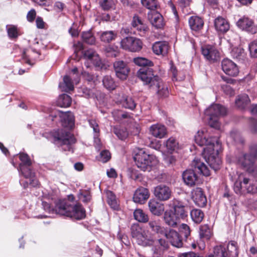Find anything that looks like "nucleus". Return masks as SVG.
I'll use <instances>...</instances> for the list:
<instances>
[{
	"mask_svg": "<svg viewBox=\"0 0 257 257\" xmlns=\"http://www.w3.org/2000/svg\"><path fill=\"white\" fill-rule=\"evenodd\" d=\"M196 144L204 146L202 155L205 161L211 168L215 171L218 170L221 160L218 156V151L221 149V143L217 137H210L205 128L199 130L195 136Z\"/></svg>",
	"mask_w": 257,
	"mask_h": 257,
	"instance_id": "f257e3e1",
	"label": "nucleus"
},
{
	"mask_svg": "<svg viewBox=\"0 0 257 257\" xmlns=\"http://www.w3.org/2000/svg\"><path fill=\"white\" fill-rule=\"evenodd\" d=\"M42 206L45 211L49 213H56L69 217L72 219L81 220L85 217V210L79 204H73L67 200H58L55 208H51L46 202H42Z\"/></svg>",
	"mask_w": 257,
	"mask_h": 257,
	"instance_id": "f03ea898",
	"label": "nucleus"
},
{
	"mask_svg": "<svg viewBox=\"0 0 257 257\" xmlns=\"http://www.w3.org/2000/svg\"><path fill=\"white\" fill-rule=\"evenodd\" d=\"M137 76L144 83L151 88L156 90L158 96L161 98L167 97L169 95L168 85L158 76L155 75L153 70L149 68L140 69Z\"/></svg>",
	"mask_w": 257,
	"mask_h": 257,
	"instance_id": "7ed1b4c3",
	"label": "nucleus"
},
{
	"mask_svg": "<svg viewBox=\"0 0 257 257\" xmlns=\"http://www.w3.org/2000/svg\"><path fill=\"white\" fill-rule=\"evenodd\" d=\"M134 159L138 168L143 171L150 172L158 163L156 157L146 152L143 149L135 151Z\"/></svg>",
	"mask_w": 257,
	"mask_h": 257,
	"instance_id": "20e7f679",
	"label": "nucleus"
},
{
	"mask_svg": "<svg viewBox=\"0 0 257 257\" xmlns=\"http://www.w3.org/2000/svg\"><path fill=\"white\" fill-rule=\"evenodd\" d=\"M53 142L57 145L62 146L65 151L73 152L72 145L76 142V139L70 133L63 129H58L51 133Z\"/></svg>",
	"mask_w": 257,
	"mask_h": 257,
	"instance_id": "39448f33",
	"label": "nucleus"
},
{
	"mask_svg": "<svg viewBox=\"0 0 257 257\" xmlns=\"http://www.w3.org/2000/svg\"><path fill=\"white\" fill-rule=\"evenodd\" d=\"M131 234L138 244L143 246H152L156 241L155 237L149 230L143 229L138 224H134L132 226Z\"/></svg>",
	"mask_w": 257,
	"mask_h": 257,
	"instance_id": "423d86ee",
	"label": "nucleus"
},
{
	"mask_svg": "<svg viewBox=\"0 0 257 257\" xmlns=\"http://www.w3.org/2000/svg\"><path fill=\"white\" fill-rule=\"evenodd\" d=\"M249 152L240 153L236 157V163L249 172L254 171V164L257 160V145L253 144L249 147Z\"/></svg>",
	"mask_w": 257,
	"mask_h": 257,
	"instance_id": "0eeeda50",
	"label": "nucleus"
},
{
	"mask_svg": "<svg viewBox=\"0 0 257 257\" xmlns=\"http://www.w3.org/2000/svg\"><path fill=\"white\" fill-rule=\"evenodd\" d=\"M226 113V108L219 104H212L205 110V114L209 116V125L216 129L220 127L219 118L225 115Z\"/></svg>",
	"mask_w": 257,
	"mask_h": 257,
	"instance_id": "6e6552de",
	"label": "nucleus"
},
{
	"mask_svg": "<svg viewBox=\"0 0 257 257\" xmlns=\"http://www.w3.org/2000/svg\"><path fill=\"white\" fill-rule=\"evenodd\" d=\"M120 48L123 50L132 52H139L142 49L143 42L135 37H126L120 42Z\"/></svg>",
	"mask_w": 257,
	"mask_h": 257,
	"instance_id": "1a4fd4ad",
	"label": "nucleus"
},
{
	"mask_svg": "<svg viewBox=\"0 0 257 257\" xmlns=\"http://www.w3.org/2000/svg\"><path fill=\"white\" fill-rule=\"evenodd\" d=\"M169 206L173 209V213L178 216L179 218L183 219L188 216V207L182 201L173 199L170 202Z\"/></svg>",
	"mask_w": 257,
	"mask_h": 257,
	"instance_id": "9d476101",
	"label": "nucleus"
},
{
	"mask_svg": "<svg viewBox=\"0 0 257 257\" xmlns=\"http://www.w3.org/2000/svg\"><path fill=\"white\" fill-rule=\"evenodd\" d=\"M172 194L171 189L166 185H158L154 188V196L159 201H166L169 200L171 197Z\"/></svg>",
	"mask_w": 257,
	"mask_h": 257,
	"instance_id": "9b49d317",
	"label": "nucleus"
},
{
	"mask_svg": "<svg viewBox=\"0 0 257 257\" xmlns=\"http://www.w3.org/2000/svg\"><path fill=\"white\" fill-rule=\"evenodd\" d=\"M201 53L204 58L210 62H214L219 58V52L216 48L211 45H205L201 47Z\"/></svg>",
	"mask_w": 257,
	"mask_h": 257,
	"instance_id": "f8f14e48",
	"label": "nucleus"
},
{
	"mask_svg": "<svg viewBox=\"0 0 257 257\" xmlns=\"http://www.w3.org/2000/svg\"><path fill=\"white\" fill-rule=\"evenodd\" d=\"M113 68L117 77L122 80L126 79L130 70L126 62L116 61L113 63Z\"/></svg>",
	"mask_w": 257,
	"mask_h": 257,
	"instance_id": "ddd939ff",
	"label": "nucleus"
},
{
	"mask_svg": "<svg viewBox=\"0 0 257 257\" xmlns=\"http://www.w3.org/2000/svg\"><path fill=\"white\" fill-rule=\"evenodd\" d=\"M236 25L238 28L242 30L246 31L251 34L257 32V27L251 19L248 17H242L237 22Z\"/></svg>",
	"mask_w": 257,
	"mask_h": 257,
	"instance_id": "4468645a",
	"label": "nucleus"
},
{
	"mask_svg": "<svg viewBox=\"0 0 257 257\" xmlns=\"http://www.w3.org/2000/svg\"><path fill=\"white\" fill-rule=\"evenodd\" d=\"M19 171L25 178L29 179L30 184L32 187H36L39 186V181L35 177V173L32 170L31 165H19Z\"/></svg>",
	"mask_w": 257,
	"mask_h": 257,
	"instance_id": "2eb2a0df",
	"label": "nucleus"
},
{
	"mask_svg": "<svg viewBox=\"0 0 257 257\" xmlns=\"http://www.w3.org/2000/svg\"><path fill=\"white\" fill-rule=\"evenodd\" d=\"M164 235L173 246L178 248L183 246V242L181 237L176 230L169 229Z\"/></svg>",
	"mask_w": 257,
	"mask_h": 257,
	"instance_id": "dca6fc26",
	"label": "nucleus"
},
{
	"mask_svg": "<svg viewBox=\"0 0 257 257\" xmlns=\"http://www.w3.org/2000/svg\"><path fill=\"white\" fill-rule=\"evenodd\" d=\"M222 69L227 75L235 77L239 73L237 65L228 59H224L221 63Z\"/></svg>",
	"mask_w": 257,
	"mask_h": 257,
	"instance_id": "f3484780",
	"label": "nucleus"
},
{
	"mask_svg": "<svg viewBox=\"0 0 257 257\" xmlns=\"http://www.w3.org/2000/svg\"><path fill=\"white\" fill-rule=\"evenodd\" d=\"M142 5L150 11L152 15L163 16L158 0H141Z\"/></svg>",
	"mask_w": 257,
	"mask_h": 257,
	"instance_id": "a211bd4d",
	"label": "nucleus"
},
{
	"mask_svg": "<svg viewBox=\"0 0 257 257\" xmlns=\"http://www.w3.org/2000/svg\"><path fill=\"white\" fill-rule=\"evenodd\" d=\"M184 183L189 187L194 186L198 181V176L193 170L187 169L182 175Z\"/></svg>",
	"mask_w": 257,
	"mask_h": 257,
	"instance_id": "6ab92c4d",
	"label": "nucleus"
},
{
	"mask_svg": "<svg viewBox=\"0 0 257 257\" xmlns=\"http://www.w3.org/2000/svg\"><path fill=\"white\" fill-rule=\"evenodd\" d=\"M192 198L195 203L199 207H204L206 204V197L200 188H196L193 190Z\"/></svg>",
	"mask_w": 257,
	"mask_h": 257,
	"instance_id": "aec40b11",
	"label": "nucleus"
},
{
	"mask_svg": "<svg viewBox=\"0 0 257 257\" xmlns=\"http://www.w3.org/2000/svg\"><path fill=\"white\" fill-rule=\"evenodd\" d=\"M149 196L150 193L148 189L144 187H140L135 191L133 196V200L136 203L144 204Z\"/></svg>",
	"mask_w": 257,
	"mask_h": 257,
	"instance_id": "412c9836",
	"label": "nucleus"
},
{
	"mask_svg": "<svg viewBox=\"0 0 257 257\" xmlns=\"http://www.w3.org/2000/svg\"><path fill=\"white\" fill-rule=\"evenodd\" d=\"M164 221L166 224L173 228L177 227L179 218L173 211V210H168L165 211L163 216Z\"/></svg>",
	"mask_w": 257,
	"mask_h": 257,
	"instance_id": "4be33fe9",
	"label": "nucleus"
},
{
	"mask_svg": "<svg viewBox=\"0 0 257 257\" xmlns=\"http://www.w3.org/2000/svg\"><path fill=\"white\" fill-rule=\"evenodd\" d=\"M150 132L154 137L159 139L164 138L167 135L166 127L160 123L152 125L150 127Z\"/></svg>",
	"mask_w": 257,
	"mask_h": 257,
	"instance_id": "5701e85b",
	"label": "nucleus"
},
{
	"mask_svg": "<svg viewBox=\"0 0 257 257\" xmlns=\"http://www.w3.org/2000/svg\"><path fill=\"white\" fill-rule=\"evenodd\" d=\"M150 212L154 215L159 216L164 211V205L155 199H151L148 202Z\"/></svg>",
	"mask_w": 257,
	"mask_h": 257,
	"instance_id": "b1692460",
	"label": "nucleus"
},
{
	"mask_svg": "<svg viewBox=\"0 0 257 257\" xmlns=\"http://www.w3.org/2000/svg\"><path fill=\"white\" fill-rule=\"evenodd\" d=\"M153 50L156 55H165L169 49V44L166 41H158L153 45Z\"/></svg>",
	"mask_w": 257,
	"mask_h": 257,
	"instance_id": "393cba45",
	"label": "nucleus"
},
{
	"mask_svg": "<svg viewBox=\"0 0 257 257\" xmlns=\"http://www.w3.org/2000/svg\"><path fill=\"white\" fill-rule=\"evenodd\" d=\"M214 22L215 28L217 31L225 33L229 30V25L224 17H217Z\"/></svg>",
	"mask_w": 257,
	"mask_h": 257,
	"instance_id": "a878e982",
	"label": "nucleus"
},
{
	"mask_svg": "<svg viewBox=\"0 0 257 257\" xmlns=\"http://www.w3.org/2000/svg\"><path fill=\"white\" fill-rule=\"evenodd\" d=\"M89 124L91 127L93 128V132L95 133L94 135V143L95 147L98 151H99L101 147L100 140L98 138L99 128L98 124L96 121L94 119L89 120Z\"/></svg>",
	"mask_w": 257,
	"mask_h": 257,
	"instance_id": "bb28decb",
	"label": "nucleus"
},
{
	"mask_svg": "<svg viewBox=\"0 0 257 257\" xmlns=\"http://www.w3.org/2000/svg\"><path fill=\"white\" fill-rule=\"evenodd\" d=\"M244 179H245V177L243 175H240L234 183V191L236 194L240 196H244V192H242L244 190L243 189H245V186L243 184L244 183Z\"/></svg>",
	"mask_w": 257,
	"mask_h": 257,
	"instance_id": "cd10ccee",
	"label": "nucleus"
},
{
	"mask_svg": "<svg viewBox=\"0 0 257 257\" xmlns=\"http://www.w3.org/2000/svg\"><path fill=\"white\" fill-rule=\"evenodd\" d=\"M189 24L192 30L198 31L202 28L204 21L201 17H190Z\"/></svg>",
	"mask_w": 257,
	"mask_h": 257,
	"instance_id": "c85d7f7f",
	"label": "nucleus"
},
{
	"mask_svg": "<svg viewBox=\"0 0 257 257\" xmlns=\"http://www.w3.org/2000/svg\"><path fill=\"white\" fill-rule=\"evenodd\" d=\"M192 166L195 168L197 169L200 173L206 176H208L210 175V171L208 168L204 164V163L201 162L200 160L195 159L192 163Z\"/></svg>",
	"mask_w": 257,
	"mask_h": 257,
	"instance_id": "c756f323",
	"label": "nucleus"
},
{
	"mask_svg": "<svg viewBox=\"0 0 257 257\" xmlns=\"http://www.w3.org/2000/svg\"><path fill=\"white\" fill-rule=\"evenodd\" d=\"M150 228L152 231L162 235H164L167 229L161 226L158 220H150L148 223Z\"/></svg>",
	"mask_w": 257,
	"mask_h": 257,
	"instance_id": "7c9ffc66",
	"label": "nucleus"
},
{
	"mask_svg": "<svg viewBox=\"0 0 257 257\" xmlns=\"http://www.w3.org/2000/svg\"><path fill=\"white\" fill-rule=\"evenodd\" d=\"M250 102V99L247 94H243L238 95L235 100V104L237 107L243 109Z\"/></svg>",
	"mask_w": 257,
	"mask_h": 257,
	"instance_id": "2f4dec72",
	"label": "nucleus"
},
{
	"mask_svg": "<svg viewBox=\"0 0 257 257\" xmlns=\"http://www.w3.org/2000/svg\"><path fill=\"white\" fill-rule=\"evenodd\" d=\"M135 219L142 223H146L149 221L148 215L141 209H136L134 212Z\"/></svg>",
	"mask_w": 257,
	"mask_h": 257,
	"instance_id": "473e14b6",
	"label": "nucleus"
},
{
	"mask_svg": "<svg viewBox=\"0 0 257 257\" xmlns=\"http://www.w3.org/2000/svg\"><path fill=\"white\" fill-rule=\"evenodd\" d=\"M167 149L170 153L176 152L179 149V145L175 138L171 137L168 139L165 143Z\"/></svg>",
	"mask_w": 257,
	"mask_h": 257,
	"instance_id": "72a5a7b5",
	"label": "nucleus"
},
{
	"mask_svg": "<svg viewBox=\"0 0 257 257\" xmlns=\"http://www.w3.org/2000/svg\"><path fill=\"white\" fill-rule=\"evenodd\" d=\"M97 54L96 52L92 49H89L84 51L83 58L86 60L84 64L86 67L89 68L90 67V62L94 59L95 56H97Z\"/></svg>",
	"mask_w": 257,
	"mask_h": 257,
	"instance_id": "f704fd0d",
	"label": "nucleus"
},
{
	"mask_svg": "<svg viewBox=\"0 0 257 257\" xmlns=\"http://www.w3.org/2000/svg\"><path fill=\"white\" fill-rule=\"evenodd\" d=\"M59 87L62 88V91L68 92L72 90L74 86L71 79L68 76H65L63 78V82L60 83Z\"/></svg>",
	"mask_w": 257,
	"mask_h": 257,
	"instance_id": "c9c22d12",
	"label": "nucleus"
},
{
	"mask_svg": "<svg viewBox=\"0 0 257 257\" xmlns=\"http://www.w3.org/2000/svg\"><path fill=\"white\" fill-rule=\"evenodd\" d=\"M190 216L193 221L196 223H200L204 217V213L199 209H193L190 212Z\"/></svg>",
	"mask_w": 257,
	"mask_h": 257,
	"instance_id": "e433bc0d",
	"label": "nucleus"
},
{
	"mask_svg": "<svg viewBox=\"0 0 257 257\" xmlns=\"http://www.w3.org/2000/svg\"><path fill=\"white\" fill-rule=\"evenodd\" d=\"M106 195L108 204L112 208L117 209L118 205L114 194L112 191L107 190L106 191Z\"/></svg>",
	"mask_w": 257,
	"mask_h": 257,
	"instance_id": "4c0bfd02",
	"label": "nucleus"
},
{
	"mask_svg": "<svg viewBox=\"0 0 257 257\" xmlns=\"http://www.w3.org/2000/svg\"><path fill=\"white\" fill-rule=\"evenodd\" d=\"M71 103V98L66 94H63L59 96L57 101L58 106L62 107H67Z\"/></svg>",
	"mask_w": 257,
	"mask_h": 257,
	"instance_id": "58836bf2",
	"label": "nucleus"
},
{
	"mask_svg": "<svg viewBox=\"0 0 257 257\" xmlns=\"http://www.w3.org/2000/svg\"><path fill=\"white\" fill-rule=\"evenodd\" d=\"M104 86L109 90H112L116 87V83L113 79L109 75L105 76L102 80Z\"/></svg>",
	"mask_w": 257,
	"mask_h": 257,
	"instance_id": "ea45409f",
	"label": "nucleus"
},
{
	"mask_svg": "<svg viewBox=\"0 0 257 257\" xmlns=\"http://www.w3.org/2000/svg\"><path fill=\"white\" fill-rule=\"evenodd\" d=\"M179 232L182 236L184 237L185 241H188L191 236V229L187 224L182 223L179 228Z\"/></svg>",
	"mask_w": 257,
	"mask_h": 257,
	"instance_id": "a19ab883",
	"label": "nucleus"
},
{
	"mask_svg": "<svg viewBox=\"0 0 257 257\" xmlns=\"http://www.w3.org/2000/svg\"><path fill=\"white\" fill-rule=\"evenodd\" d=\"M132 24L134 28H136L137 30L143 34L147 29L146 25L141 21L139 17H134Z\"/></svg>",
	"mask_w": 257,
	"mask_h": 257,
	"instance_id": "79ce46f5",
	"label": "nucleus"
},
{
	"mask_svg": "<svg viewBox=\"0 0 257 257\" xmlns=\"http://www.w3.org/2000/svg\"><path fill=\"white\" fill-rule=\"evenodd\" d=\"M121 103L124 108L131 110L134 109L136 106V103L134 99L132 97L128 96L123 97V99L121 100Z\"/></svg>",
	"mask_w": 257,
	"mask_h": 257,
	"instance_id": "37998d69",
	"label": "nucleus"
},
{
	"mask_svg": "<svg viewBox=\"0 0 257 257\" xmlns=\"http://www.w3.org/2000/svg\"><path fill=\"white\" fill-rule=\"evenodd\" d=\"M63 125L71 128L74 125V116L72 113L65 112L63 113Z\"/></svg>",
	"mask_w": 257,
	"mask_h": 257,
	"instance_id": "c03bdc74",
	"label": "nucleus"
},
{
	"mask_svg": "<svg viewBox=\"0 0 257 257\" xmlns=\"http://www.w3.org/2000/svg\"><path fill=\"white\" fill-rule=\"evenodd\" d=\"M209 257H229L226 249L222 245H217L214 248V253Z\"/></svg>",
	"mask_w": 257,
	"mask_h": 257,
	"instance_id": "a18cd8bd",
	"label": "nucleus"
},
{
	"mask_svg": "<svg viewBox=\"0 0 257 257\" xmlns=\"http://www.w3.org/2000/svg\"><path fill=\"white\" fill-rule=\"evenodd\" d=\"M53 9L57 14L64 15L68 11L66 4L61 1L55 2L53 6Z\"/></svg>",
	"mask_w": 257,
	"mask_h": 257,
	"instance_id": "49530a36",
	"label": "nucleus"
},
{
	"mask_svg": "<svg viewBox=\"0 0 257 257\" xmlns=\"http://www.w3.org/2000/svg\"><path fill=\"white\" fill-rule=\"evenodd\" d=\"M211 230L207 225H204L200 226L199 235L201 238L209 239L211 236Z\"/></svg>",
	"mask_w": 257,
	"mask_h": 257,
	"instance_id": "de8ad7c7",
	"label": "nucleus"
},
{
	"mask_svg": "<svg viewBox=\"0 0 257 257\" xmlns=\"http://www.w3.org/2000/svg\"><path fill=\"white\" fill-rule=\"evenodd\" d=\"M170 72L172 74L173 81H182L185 78V75L183 72H178L176 67L172 66L170 68Z\"/></svg>",
	"mask_w": 257,
	"mask_h": 257,
	"instance_id": "09e8293b",
	"label": "nucleus"
},
{
	"mask_svg": "<svg viewBox=\"0 0 257 257\" xmlns=\"http://www.w3.org/2000/svg\"><path fill=\"white\" fill-rule=\"evenodd\" d=\"M149 20L152 25L157 29H161L165 25L164 17H150Z\"/></svg>",
	"mask_w": 257,
	"mask_h": 257,
	"instance_id": "8fccbe9b",
	"label": "nucleus"
},
{
	"mask_svg": "<svg viewBox=\"0 0 257 257\" xmlns=\"http://www.w3.org/2000/svg\"><path fill=\"white\" fill-rule=\"evenodd\" d=\"M8 35L11 39H15L19 36L18 30L17 26L13 25H8L6 26Z\"/></svg>",
	"mask_w": 257,
	"mask_h": 257,
	"instance_id": "3c124183",
	"label": "nucleus"
},
{
	"mask_svg": "<svg viewBox=\"0 0 257 257\" xmlns=\"http://www.w3.org/2000/svg\"><path fill=\"white\" fill-rule=\"evenodd\" d=\"M116 37V34L113 31H105L103 32L100 36V39L102 41L105 43H109L114 40Z\"/></svg>",
	"mask_w": 257,
	"mask_h": 257,
	"instance_id": "603ef678",
	"label": "nucleus"
},
{
	"mask_svg": "<svg viewBox=\"0 0 257 257\" xmlns=\"http://www.w3.org/2000/svg\"><path fill=\"white\" fill-rule=\"evenodd\" d=\"M83 41L90 45H93L95 43V38L90 31L83 32L82 34Z\"/></svg>",
	"mask_w": 257,
	"mask_h": 257,
	"instance_id": "864d4df0",
	"label": "nucleus"
},
{
	"mask_svg": "<svg viewBox=\"0 0 257 257\" xmlns=\"http://www.w3.org/2000/svg\"><path fill=\"white\" fill-rule=\"evenodd\" d=\"M134 62L137 65L140 66H152L153 63L144 57H138L134 59Z\"/></svg>",
	"mask_w": 257,
	"mask_h": 257,
	"instance_id": "5fc2aeb1",
	"label": "nucleus"
},
{
	"mask_svg": "<svg viewBox=\"0 0 257 257\" xmlns=\"http://www.w3.org/2000/svg\"><path fill=\"white\" fill-rule=\"evenodd\" d=\"M231 56L235 59L241 60L244 56V49L241 47H235L231 52Z\"/></svg>",
	"mask_w": 257,
	"mask_h": 257,
	"instance_id": "6e6d98bb",
	"label": "nucleus"
},
{
	"mask_svg": "<svg viewBox=\"0 0 257 257\" xmlns=\"http://www.w3.org/2000/svg\"><path fill=\"white\" fill-rule=\"evenodd\" d=\"M113 132L121 140L126 139L128 135V133L125 128H120L117 126L113 127Z\"/></svg>",
	"mask_w": 257,
	"mask_h": 257,
	"instance_id": "4d7b16f0",
	"label": "nucleus"
},
{
	"mask_svg": "<svg viewBox=\"0 0 257 257\" xmlns=\"http://www.w3.org/2000/svg\"><path fill=\"white\" fill-rule=\"evenodd\" d=\"M112 114L114 119L117 121H119L122 119L127 118L128 116L127 113L117 109L114 110L112 112Z\"/></svg>",
	"mask_w": 257,
	"mask_h": 257,
	"instance_id": "13d9d810",
	"label": "nucleus"
},
{
	"mask_svg": "<svg viewBox=\"0 0 257 257\" xmlns=\"http://www.w3.org/2000/svg\"><path fill=\"white\" fill-rule=\"evenodd\" d=\"M100 5L104 11H109L113 9L114 4L112 0H102Z\"/></svg>",
	"mask_w": 257,
	"mask_h": 257,
	"instance_id": "bf43d9fd",
	"label": "nucleus"
},
{
	"mask_svg": "<svg viewBox=\"0 0 257 257\" xmlns=\"http://www.w3.org/2000/svg\"><path fill=\"white\" fill-rule=\"evenodd\" d=\"M19 158L21 161L20 165H24L25 166H31L32 165L31 161L29 156L25 153H20L19 154Z\"/></svg>",
	"mask_w": 257,
	"mask_h": 257,
	"instance_id": "052dcab7",
	"label": "nucleus"
},
{
	"mask_svg": "<svg viewBox=\"0 0 257 257\" xmlns=\"http://www.w3.org/2000/svg\"><path fill=\"white\" fill-rule=\"evenodd\" d=\"M248 49L251 57L257 58V40L248 44Z\"/></svg>",
	"mask_w": 257,
	"mask_h": 257,
	"instance_id": "680f3d73",
	"label": "nucleus"
},
{
	"mask_svg": "<svg viewBox=\"0 0 257 257\" xmlns=\"http://www.w3.org/2000/svg\"><path fill=\"white\" fill-rule=\"evenodd\" d=\"M229 138L232 139L235 143H242V139L240 134L236 130L232 131L229 135Z\"/></svg>",
	"mask_w": 257,
	"mask_h": 257,
	"instance_id": "e2e57ef3",
	"label": "nucleus"
},
{
	"mask_svg": "<svg viewBox=\"0 0 257 257\" xmlns=\"http://www.w3.org/2000/svg\"><path fill=\"white\" fill-rule=\"evenodd\" d=\"M227 249L230 252L234 253L235 255L237 256L238 254V247L237 242L235 241H230L228 242Z\"/></svg>",
	"mask_w": 257,
	"mask_h": 257,
	"instance_id": "0e129e2a",
	"label": "nucleus"
},
{
	"mask_svg": "<svg viewBox=\"0 0 257 257\" xmlns=\"http://www.w3.org/2000/svg\"><path fill=\"white\" fill-rule=\"evenodd\" d=\"M100 159L103 163H106L110 159V153L107 150H104L100 153Z\"/></svg>",
	"mask_w": 257,
	"mask_h": 257,
	"instance_id": "69168bd1",
	"label": "nucleus"
},
{
	"mask_svg": "<svg viewBox=\"0 0 257 257\" xmlns=\"http://www.w3.org/2000/svg\"><path fill=\"white\" fill-rule=\"evenodd\" d=\"M221 89L226 95L232 96L234 94V90L227 84L222 85Z\"/></svg>",
	"mask_w": 257,
	"mask_h": 257,
	"instance_id": "338daca9",
	"label": "nucleus"
},
{
	"mask_svg": "<svg viewBox=\"0 0 257 257\" xmlns=\"http://www.w3.org/2000/svg\"><path fill=\"white\" fill-rule=\"evenodd\" d=\"M157 243L158 245H160V249L162 250H166L168 249L169 245L167 241L163 238H160L157 240Z\"/></svg>",
	"mask_w": 257,
	"mask_h": 257,
	"instance_id": "774afa93",
	"label": "nucleus"
}]
</instances>
